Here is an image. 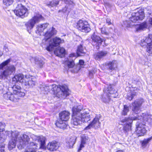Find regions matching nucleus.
<instances>
[{
    "label": "nucleus",
    "instance_id": "cd10ccee",
    "mask_svg": "<svg viewBox=\"0 0 152 152\" xmlns=\"http://www.w3.org/2000/svg\"><path fill=\"white\" fill-rule=\"evenodd\" d=\"M24 75L22 74H18L16 75L13 78L12 80L16 82L22 83L24 79Z\"/></svg>",
    "mask_w": 152,
    "mask_h": 152
},
{
    "label": "nucleus",
    "instance_id": "4d7b16f0",
    "mask_svg": "<svg viewBox=\"0 0 152 152\" xmlns=\"http://www.w3.org/2000/svg\"><path fill=\"white\" fill-rule=\"evenodd\" d=\"M148 13L149 14V15H151V13H149V12H148Z\"/></svg>",
    "mask_w": 152,
    "mask_h": 152
},
{
    "label": "nucleus",
    "instance_id": "2f4dec72",
    "mask_svg": "<svg viewBox=\"0 0 152 152\" xmlns=\"http://www.w3.org/2000/svg\"><path fill=\"white\" fill-rule=\"evenodd\" d=\"M31 82V80H29L28 79L25 77L24 79V80H23V82L21 83L23 86L26 87V88H27V87H29L30 83Z\"/></svg>",
    "mask_w": 152,
    "mask_h": 152
},
{
    "label": "nucleus",
    "instance_id": "f3484780",
    "mask_svg": "<svg viewBox=\"0 0 152 152\" xmlns=\"http://www.w3.org/2000/svg\"><path fill=\"white\" fill-rule=\"evenodd\" d=\"M100 124L99 119L98 117H96L91 123L85 128L84 130H88L91 127L94 128L95 129L98 128L100 127Z\"/></svg>",
    "mask_w": 152,
    "mask_h": 152
},
{
    "label": "nucleus",
    "instance_id": "aec40b11",
    "mask_svg": "<svg viewBox=\"0 0 152 152\" xmlns=\"http://www.w3.org/2000/svg\"><path fill=\"white\" fill-rule=\"evenodd\" d=\"M4 96L6 99H9L10 100L15 102H17V95L12 93L10 92H7L6 94H4Z\"/></svg>",
    "mask_w": 152,
    "mask_h": 152
},
{
    "label": "nucleus",
    "instance_id": "4c0bfd02",
    "mask_svg": "<svg viewBox=\"0 0 152 152\" xmlns=\"http://www.w3.org/2000/svg\"><path fill=\"white\" fill-rule=\"evenodd\" d=\"M136 95V93L133 92L131 94H127L126 98L129 100L131 101L132 99Z\"/></svg>",
    "mask_w": 152,
    "mask_h": 152
},
{
    "label": "nucleus",
    "instance_id": "58836bf2",
    "mask_svg": "<svg viewBox=\"0 0 152 152\" xmlns=\"http://www.w3.org/2000/svg\"><path fill=\"white\" fill-rule=\"evenodd\" d=\"M15 95H17V96L18 97V98H17V102H18L20 97H22L25 96V94L24 92L21 91L20 90V91H19L16 94H15Z\"/></svg>",
    "mask_w": 152,
    "mask_h": 152
},
{
    "label": "nucleus",
    "instance_id": "b1692460",
    "mask_svg": "<svg viewBox=\"0 0 152 152\" xmlns=\"http://www.w3.org/2000/svg\"><path fill=\"white\" fill-rule=\"evenodd\" d=\"M56 125L58 127L63 129H66L68 126L66 122L59 120L56 122Z\"/></svg>",
    "mask_w": 152,
    "mask_h": 152
},
{
    "label": "nucleus",
    "instance_id": "ddd939ff",
    "mask_svg": "<svg viewBox=\"0 0 152 152\" xmlns=\"http://www.w3.org/2000/svg\"><path fill=\"white\" fill-rule=\"evenodd\" d=\"M76 27L79 30L85 33H88L91 30L88 22L82 20H80L77 22Z\"/></svg>",
    "mask_w": 152,
    "mask_h": 152
},
{
    "label": "nucleus",
    "instance_id": "8fccbe9b",
    "mask_svg": "<svg viewBox=\"0 0 152 152\" xmlns=\"http://www.w3.org/2000/svg\"><path fill=\"white\" fill-rule=\"evenodd\" d=\"M44 20V18L41 15H39V20Z\"/></svg>",
    "mask_w": 152,
    "mask_h": 152
},
{
    "label": "nucleus",
    "instance_id": "9d476101",
    "mask_svg": "<svg viewBox=\"0 0 152 152\" xmlns=\"http://www.w3.org/2000/svg\"><path fill=\"white\" fill-rule=\"evenodd\" d=\"M136 120L137 117L134 116L125 118L121 120V122L126 124L123 128V131L125 134H127L128 132L131 130V124L132 123L133 120Z\"/></svg>",
    "mask_w": 152,
    "mask_h": 152
},
{
    "label": "nucleus",
    "instance_id": "39448f33",
    "mask_svg": "<svg viewBox=\"0 0 152 152\" xmlns=\"http://www.w3.org/2000/svg\"><path fill=\"white\" fill-rule=\"evenodd\" d=\"M49 87H51L54 94H56L58 98L65 99L69 94V90L66 85H59L58 86L56 84H53L50 86Z\"/></svg>",
    "mask_w": 152,
    "mask_h": 152
},
{
    "label": "nucleus",
    "instance_id": "c9c22d12",
    "mask_svg": "<svg viewBox=\"0 0 152 152\" xmlns=\"http://www.w3.org/2000/svg\"><path fill=\"white\" fill-rule=\"evenodd\" d=\"M152 139V136L147 139H144L142 142V146L145 147L151 141Z\"/></svg>",
    "mask_w": 152,
    "mask_h": 152
},
{
    "label": "nucleus",
    "instance_id": "5701e85b",
    "mask_svg": "<svg viewBox=\"0 0 152 152\" xmlns=\"http://www.w3.org/2000/svg\"><path fill=\"white\" fill-rule=\"evenodd\" d=\"M107 53L108 52L106 51H102L95 53L94 57L96 60H99L106 56Z\"/></svg>",
    "mask_w": 152,
    "mask_h": 152
},
{
    "label": "nucleus",
    "instance_id": "9b49d317",
    "mask_svg": "<svg viewBox=\"0 0 152 152\" xmlns=\"http://www.w3.org/2000/svg\"><path fill=\"white\" fill-rule=\"evenodd\" d=\"M15 67L13 65L7 66L4 71L0 75V79H4L15 72Z\"/></svg>",
    "mask_w": 152,
    "mask_h": 152
},
{
    "label": "nucleus",
    "instance_id": "4468645a",
    "mask_svg": "<svg viewBox=\"0 0 152 152\" xmlns=\"http://www.w3.org/2000/svg\"><path fill=\"white\" fill-rule=\"evenodd\" d=\"M145 17L144 11L140 10L136 12H133L132 14V16L129 18L130 20L133 23H135L139 20H142Z\"/></svg>",
    "mask_w": 152,
    "mask_h": 152
},
{
    "label": "nucleus",
    "instance_id": "bb28decb",
    "mask_svg": "<svg viewBox=\"0 0 152 152\" xmlns=\"http://www.w3.org/2000/svg\"><path fill=\"white\" fill-rule=\"evenodd\" d=\"M86 50L81 45L78 46L77 51V54L78 56H83L86 52Z\"/></svg>",
    "mask_w": 152,
    "mask_h": 152
},
{
    "label": "nucleus",
    "instance_id": "09e8293b",
    "mask_svg": "<svg viewBox=\"0 0 152 152\" xmlns=\"http://www.w3.org/2000/svg\"><path fill=\"white\" fill-rule=\"evenodd\" d=\"M84 63V61L83 60H80L79 61V64L81 66H83Z\"/></svg>",
    "mask_w": 152,
    "mask_h": 152
},
{
    "label": "nucleus",
    "instance_id": "393cba45",
    "mask_svg": "<svg viewBox=\"0 0 152 152\" xmlns=\"http://www.w3.org/2000/svg\"><path fill=\"white\" fill-rule=\"evenodd\" d=\"M65 52V49L61 47H59L56 49L54 51V53L56 56L61 57L64 55Z\"/></svg>",
    "mask_w": 152,
    "mask_h": 152
},
{
    "label": "nucleus",
    "instance_id": "49530a36",
    "mask_svg": "<svg viewBox=\"0 0 152 152\" xmlns=\"http://www.w3.org/2000/svg\"><path fill=\"white\" fill-rule=\"evenodd\" d=\"M63 12H67V11L69 12V10H68L67 7H66V6L65 8L63 9Z\"/></svg>",
    "mask_w": 152,
    "mask_h": 152
},
{
    "label": "nucleus",
    "instance_id": "f03ea898",
    "mask_svg": "<svg viewBox=\"0 0 152 152\" xmlns=\"http://www.w3.org/2000/svg\"><path fill=\"white\" fill-rule=\"evenodd\" d=\"M4 132L7 135L11 134V138L8 144L10 150L15 148L17 143L19 145V147L20 146V148H24L28 144L29 138L26 134H24L19 136V133L17 131H6Z\"/></svg>",
    "mask_w": 152,
    "mask_h": 152
},
{
    "label": "nucleus",
    "instance_id": "412c9836",
    "mask_svg": "<svg viewBox=\"0 0 152 152\" xmlns=\"http://www.w3.org/2000/svg\"><path fill=\"white\" fill-rule=\"evenodd\" d=\"M37 147V144L31 142L27 146L25 152H36Z\"/></svg>",
    "mask_w": 152,
    "mask_h": 152
},
{
    "label": "nucleus",
    "instance_id": "de8ad7c7",
    "mask_svg": "<svg viewBox=\"0 0 152 152\" xmlns=\"http://www.w3.org/2000/svg\"><path fill=\"white\" fill-rule=\"evenodd\" d=\"M4 140V137H1L0 135V143H1L3 142Z\"/></svg>",
    "mask_w": 152,
    "mask_h": 152
},
{
    "label": "nucleus",
    "instance_id": "a18cd8bd",
    "mask_svg": "<svg viewBox=\"0 0 152 152\" xmlns=\"http://www.w3.org/2000/svg\"><path fill=\"white\" fill-rule=\"evenodd\" d=\"M106 22L108 24V25H110L111 24V20L109 18H107L106 19Z\"/></svg>",
    "mask_w": 152,
    "mask_h": 152
},
{
    "label": "nucleus",
    "instance_id": "0eeeda50",
    "mask_svg": "<svg viewBox=\"0 0 152 152\" xmlns=\"http://www.w3.org/2000/svg\"><path fill=\"white\" fill-rule=\"evenodd\" d=\"M140 45L142 47L146 48V51L148 53L152 54V34H149L148 36L142 39Z\"/></svg>",
    "mask_w": 152,
    "mask_h": 152
},
{
    "label": "nucleus",
    "instance_id": "7c9ffc66",
    "mask_svg": "<svg viewBox=\"0 0 152 152\" xmlns=\"http://www.w3.org/2000/svg\"><path fill=\"white\" fill-rule=\"evenodd\" d=\"M129 111V107L126 105H124L121 114L123 115H126Z\"/></svg>",
    "mask_w": 152,
    "mask_h": 152
},
{
    "label": "nucleus",
    "instance_id": "f704fd0d",
    "mask_svg": "<svg viewBox=\"0 0 152 152\" xmlns=\"http://www.w3.org/2000/svg\"><path fill=\"white\" fill-rule=\"evenodd\" d=\"M11 59H8L5 61L3 62L0 64V69H2L4 67L7 65V64L10 62Z\"/></svg>",
    "mask_w": 152,
    "mask_h": 152
},
{
    "label": "nucleus",
    "instance_id": "473e14b6",
    "mask_svg": "<svg viewBox=\"0 0 152 152\" xmlns=\"http://www.w3.org/2000/svg\"><path fill=\"white\" fill-rule=\"evenodd\" d=\"M13 91V93L16 94L18 92L21 90V87L18 85L15 84L12 87Z\"/></svg>",
    "mask_w": 152,
    "mask_h": 152
},
{
    "label": "nucleus",
    "instance_id": "f8f14e48",
    "mask_svg": "<svg viewBox=\"0 0 152 152\" xmlns=\"http://www.w3.org/2000/svg\"><path fill=\"white\" fill-rule=\"evenodd\" d=\"M138 119V121L136 124V132L138 136H143L146 132L145 127V122L142 121L141 120H140L139 118Z\"/></svg>",
    "mask_w": 152,
    "mask_h": 152
},
{
    "label": "nucleus",
    "instance_id": "79ce46f5",
    "mask_svg": "<svg viewBox=\"0 0 152 152\" xmlns=\"http://www.w3.org/2000/svg\"><path fill=\"white\" fill-rule=\"evenodd\" d=\"M4 146L3 142L0 143V152H4Z\"/></svg>",
    "mask_w": 152,
    "mask_h": 152
},
{
    "label": "nucleus",
    "instance_id": "e433bc0d",
    "mask_svg": "<svg viewBox=\"0 0 152 152\" xmlns=\"http://www.w3.org/2000/svg\"><path fill=\"white\" fill-rule=\"evenodd\" d=\"M81 142L82 143H86V142L88 140V137L86 135L83 134L81 136Z\"/></svg>",
    "mask_w": 152,
    "mask_h": 152
},
{
    "label": "nucleus",
    "instance_id": "423d86ee",
    "mask_svg": "<svg viewBox=\"0 0 152 152\" xmlns=\"http://www.w3.org/2000/svg\"><path fill=\"white\" fill-rule=\"evenodd\" d=\"M45 140L46 138L45 137L42 136H39V142L40 144V147L39 149H43V151H45L46 148L48 150L53 151L58 149L59 147L58 143L55 141L49 142L46 147Z\"/></svg>",
    "mask_w": 152,
    "mask_h": 152
},
{
    "label": "nucleus",
    "instance_id": "a878e982",
    "mask_svg": "<svg viewBox=\"0 0 152 152\" xmlns=\"http://www.w3.org/2000/svg\"><path fill=\"white\" fill-rule=\"evenodd\" d=\"M77 137L75 136L72 137L66 142V146L69 148H72L75 143Z\"/></svg>",
    "mask_w": 152,
    "mask_h": 152
},
{
    "label": "nucleus",
    "instance_id": "f257e3e1",
    "mask_svg": "<svg viewBox=\"0 0 152 152\" xmlns=\"http://www.w3.org/2000/svg\"><path fill=\"white\" fill-rule=\"evenodd\" d=\"M87 110L83 109L81 104L75 105L72 109V124L75 126L80 125L82 122H86L91 120L90 115Z\"/></svg>",
    "mask_w": 152,
    "mask_h": 152
},
{
    "label": "nucleus",
    "instance_id": "37998d69",
    "mask_svg": "<svg viewBox=\"0 0 152 152\" xmlns=\"http://www.w3.org/2000/svg\"><path fill=\"white\" fill-rule=\"evenodd\" d=\"M44 64V62L43 60L39 61V66L40 67H42L43 64Z\"/></svg>",
    "mask_w": 152,
    "mask_h": 152
},
{
    "label": "nucleus",
    "instance_id": "603ef678",
    "mask_svg": "<svg viewBox=\"0 0 152 152\" xmlns=\"http://www.w3.org/2000/svg\"><path fill=\"white\" fill-rule=\"evenodd\" d=\"M148 21L152 25V17L150 18L149 19Z\"/></svg>",
    "mask_w": 152,
    "mask_h": 152
},
{
    "label": "nucleus",
    "instance_id": "20e7f679",
    "mask_svg": "<svg viewBox=\"0 0 152 152\" xmlns=\"http://www.w3.org/2000/svg\"><path fill=\"white\" fill-rule=\"evenodd\" d=\"M144 102V99L141 98L136 100L134 102L132 103V111L133 113L136 114L140 112V107ZM135 117H137V120L139 118L140 120H141L142 121H144L150 122L152 119V115L148 114L142 113L141 116L137 115Z\"/></svg>",
    "mask_w": 152,
    "mask_h": 152
},
{
    "label": "nucleus",
    "instance_id": "ea45409f",
    "mask_svg": "<svg viewBox=\"0 0 152 152\" xmlns=\"http://www.w3.org/2000/svg\"><path fill=\"white\" fill-rule=\"evenodd\" d=\"M5 125L4 124L0 122V135L1 137H4L5 138V136H3L2 135H1V132H4V130Z\"/></svg>",
    "mask_w": 152,
    "mask_h": 152
},
{
    "label": "nucleus",
    "instance_id": "7ed1b4c3",
    "mask_svg": "<svg viewBox=\"0 0 152 152\" xmlns=\"http://www.w3.org/2000/svg\"><path fill=\"white\" fill-rule=\"evenodd\" d=\"M56 31L53 27L50 29L45 33V40L46 42H49V45L46 48V50L49 51H51L53 50L55 47L58 46L61 43L64 42L63 39H62L59 37H55L50 41L49 39L53 35L56 33Z\"/></svg>",
    "mask_w": 152,
    "mask_h": 152
},
{
    "label": "nucleus",
    "instance_id": "2eb2a0df",
    "mask_svg": "<svg viewBox=\"0 0 152 152\" xmlns=\"http://www.w3.org/2000/svg\"><path fill=\"white\" fill-rule=\"evenodd\" d=\"M91 39L93 45L96 46L97 48H99L103 41V39L100 38L95 32L91 35Z\"/></svg>",
    "mask_w": 152,
    "mask_h": 152
},
{
    "label": "nucleus",
    "instance_id": "6e6d98bb",
    "mask_svg": "<svg viewBox=\"0 0 152 152\" xmlns=\"http://www.w3.org/2000/svg\"><path fill=\"white\" fill-rule=\"evenodd\" d=\"M38 29V28L37 29V31H36V33H37V31Z\"/></svg>",
    "mask_w": 152,
    "mask_h": 152
},
{
    "label": "nucleus",
    "instance_id": "6e6552de",
    "mask_svg": "<svg viewBox=\"0 0 152 152\" xmlns=\"http://www.w3.org/2000/svg\"><path fill=\"white\" fill-rule=\"evenodd\" d=\"M17 0L18 1L17 2V6L14 10V12L17 16L23 18L28 15L27 9L21 3V0Z\"/></svg>",
    "mask_w": 152,
    "mask_h": 152
},
{
    "label": "nucleus",
    "instance_id": "c03bdc74",
    "mask_svg": "<svg viewBox=\"0 0 152 152\" xmlns=\"http://www.w3.org/2000/svg\"><path fill=\"white\" fill-rule=\"evenodd\" d=\"M86 143H82L81 142V143L80 145V147L78 149V151H80L81 150L82 148L84 147V145Z\"/></svg>",
    "mask_w": 152,
    "mask_h": 152
},
{
    "label": "nucleus",
    "instance_id": "a19ab883",
    "mask_svg": "<svg viewBox=\"0 0 152 152\" xmlns=\"http://www.w3.org/2000/svg\"><path fill=\"white\" fill-rule=\"evenodd\" d=\"M13 2V0H3L4 4L7 6L11 4Z\"/></svg>",
    "mask_w": 152,
    "mask_h": 152
},
{
    "label": "nucleus",
    "instance_id": "c756f323",
    "mask_svg": "<svg viewBox=\"0 0 152 152\" xmlns=\"http://www.w3.org/2000/svg\"><path fill=\"white\" fill-rule=\"evenodd\" d=\"M59 3L58 0H53L50 1L46 3L47 5L50 7L56 6Z\"/></svg>",
    "mask_w": 152,
    "mask_h": 152
},
{
    "label": "nucleus",
    "instance_id": "a211bd4d",
    "mask_svg": "<svg viewBox=\"0 0 152 152\" xmlns=\"http://www.w3.org/2000/svg\"><path fill=\"white\" fill-rule=\"evenodd\" d=\"M75 53H72L69 55V57L65 62V64H66L69 68H72L75 65V63L72 58L75 57Z\"/></svg>",
    "mask_w": 152,
    "mask_h": 152
},
{
    "label": "nucleus",
    "instance_id": "72a5a7b5",
    "mask_svg": "<svg viewBox=\"0 0 152 152\" xmlns=\"http://www.w3.org/2000/svg\"><path fill=\"white\" fill-rule=\"evenodd\" d=\"M48 25V23H46L39 26V32L43 31L47 27Z\"/></svg>",
    "mask_w": 152,
    "mask_h": 152
},
{
    "label": "nucleus",
    "instance_id": "4be33fe9",
    "mask_svg": "<svg viewBox=\"0 0 152 152\" xmlns=\"http://www.w3.org/2000/svg\"><path fill=\"white\" fill-rule=\"evenodd\" d=\"M132 25H135L136 31H139L144 30L147 28L148 26V23L146 22H144L139 25H135L134 24Z\"/></svg>",
    "mask_w": 152,
    "mask_h": 152
},
{
    "label": "nucleus",
    "instance_id": "6ab92c4d",
    "mask_svg": "<svg viewBox=\"0 0 152 152\" xmlns=\"http://www.w3.org/2000/svg\"><path fill=\"white\" fill-rule=\"evenodd\" d=\"M70 113L68 111H64L59 113V120L66 122L69 118Z\"/></svg>",
    "mask_w": 152,
    "mask_h": 152
},
{
    "label": "nucleus",
    "instance_id": "3c124183",
    "mask_svg": "<svg viewBox=\"0 0 152 152\" xmlns=\"http://www.w3.org/2000/svg\"><path fill=\"white\" fill-rule=\"evenodd\" d=\"M101 31L102 33L103 34H105L106 35H107L108 34V33L107 32L105 31H103L102 30Z\"/></svg>",
    "mask_w": 152,
    "mask_h": 152
},
{
    "label": "nucleus",
    "instance_id": "dca6fc26",
    "mask_svg": "<svg viewBox=\"0 0 152 152\" xmlns=\"http://www.w3.org/2000/svg\"><path fill=\"white\" fill-rule=\"evenodd\" d=\"M38 22V14H35L32 18L25 24L28 31L31 29Z\"/></svg>",
    "mask_w": 152,
    "mask_h": 152
},
{
    "label": "nucleus",
    "instance_id": "1a4fd4ad",
    "mask_svg": "<svg viewBox=\"0 0 152 152\" xmlns=\"http://www.w3.org/2000/svg\"><path fill=\"white\" fill-rule=\"evenodd\" d=\"M116 91H114L111 85H107L104 90V93L101 96L102 100L104 102H107L110 99V97H115L114 93Z\"/></svg>",
    "mask_w": 152,
    "mask_h": 152
},
{
    "label": "nucleus",
    "instance_id": "13d9d810",
    "mask_svg": "<svg viewBox=\"0 0 152 152\" xmlns=\"http://www.w3.org/2000/svg\"><path fill=\"white\" fill-rule=\"evenodd\" d=\"M39 152H40V151H39Z\"/></svg>",
    "mask_w": 152,
    "mask_h": 152
},
{
    "label": "nucleus",
    "instance_id": "c85d7f7f",
    "mask_svg": "<svg viewBox=\"0 0 152 152\" xmlns=\"http://www.w3.org/2000/svg\"><path fill=\"white\" fill-rule=\"evenodd\" d=\"M109 69L112 70H115L117 68V63L116 61H110L107 64Z\"/></svg>",
    "mask_w": 152,
    "mask_h": 152
},
{
    "label": "nucleus",
    "instance_id": "864d4df0",
    "mask_svg": "<svg viewBox=\"0 0 152 152\" xmlns=\"http://www.w3.org/2000/svg\"><path fill=\"white\" fill-rule=\"evenodd\" d=\"M3 53L0 51V57H1L3 55Z\"/></svg>",
    "mask_w": 152,
    "mask_h": 152
},
{
    "label": "nucleus",
    "instance_id": "5fc2aeb1",
    "mask_svg": "<svg viewBox=\"0 0 152 152\" xmlns=\"http://www.w3.org/2000/svg\"><path fill=\"white\" fill-rule=\"evenodd\" d=\"M116 152H124L123 151L121 150H119L117 151Z\"/></svg>",
    "mask_w": 152,
    "mask_h": 152
}]
</instances>
